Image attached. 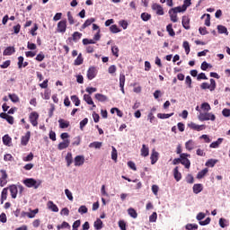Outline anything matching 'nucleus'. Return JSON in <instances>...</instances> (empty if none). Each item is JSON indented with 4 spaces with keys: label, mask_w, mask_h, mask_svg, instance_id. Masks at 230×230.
Wrapping results in <instances>:
<instances>
[{
    "label": "nucleus",
    "mask_w": 230,
    "mask_h": 230,
    "mask_svg": "<svg viewBox=\"0 0 230 230\" xmlns=\"http://www.w3.org/2000/svg\"><path fill=\"white\" fill-rule=\"evenodd\" d=\"M201 70L202 71H207L208 70V67H212L211 65H209V63L204 61L202 64H201Z\"/></svg>",
    "instance_id": "obj_61"
},
{
    "label": "nucleus",
    "mask_w": 230,
    "mask_h": 230,
    "mask_svg": "<svg viewBox=\"0 0 230 230\" xmlns=\"http://www.w3.org/2000/svg\"><path fill=\"white\" fill-rule=\"evenodd\" d=\"M74 163L75 166H82L85 163V158L84 155H77L75 157Z\"/></svg>",
    "instance_id": "obj_16"
},
{
    "label": "nucleus",
    "mask_w": 230,
    "mask_h": 230,
    "mask_svg": "<svg viewBox=\"0 0 230 230\" xmlns=\"http://www.w3.org/2000/svg\"><path fill=\"white\" fill-rule=\"evenodd\" d=\"M15 53V47H7L4 52V57H10V55H13Z\"/></svg>",
    "instance_id": "obj_19"
},
{
    "label": "nucleus",
    "mask_w": 230,
    "mask_h": 230,
    "mask_svg": "<svg viewBox=\"0 0 230 230\" xmlns=\"http://www.w3.org/2000/svg\"><path fill=\"white\" fill-rule=\"evenodd\" d=\"M181 24L185 30H190L191 26L190 25V16L183 15L181 20Z\"/></svg>",
    "instance_id": "obj_13"
},
{
    "label": "nucleus",
    "mask_w": 230,
    "mask_h": 230,
    "mask_svg": "<svg viewBox=\"0 0 230 230\" xmlns=\"http://www.w3.org/2000/svg\"><path fill=\"white\" fill-rule=\"evenodd\" d=\"M141 19L142 21H145V22H146V21H150V19H152V15L148 13H142Z\"/></svg>",
    "instance_id": "obj_46"
},
{
    "label": "nucleus",
    "mask_w": 230,
    "mask_h": 230,
    "mask_svg": "<svg viewBox=\"0 0 230 230\" xmlns=\"http://www.w3.org/2000/svg\"><path fill=\"white\" fill-rule=\"evenodd\" d=\"M110 31H111V33H119V31H121V30H119V28H118V25L113 24L110 27Z\"/></svg>",
    "instance_id": "obj_51"
},
{
    "label": "nucleus",
    "mask_w": 230,
    "mask_h": 230,
    "mask_svg": "<svg viewBox=\"0 0 230 230\" xmlns=\"http://www.w3.org/2000/svg\"><path fill=\"white\" fill-rule=\"evenodd\" d=\"M82 39V32L75 31L72 38H68V40H74V42H78Z\"/></svg>",
    "instance_id": "obj_20"
},
{
    "label": "nucleus",
    "mask_w": 230,
    "mask_h": 230,
    "mask_svg": "<svg viewBox=\"0 0 230 230\" xmlns=\"http://www.w3.org/2000/svg\"><path fill=\"white\" fill-rule=\"evenodd\" d=\"M219 226L224 229V227H227V220L226 218L219 219Z\"/></svg>",
    "instance_id": "obj_59"
},
{
    "label": "nucleus",
    "mask_w": 230,
    "mask_h": 230,
    "mask_svg": "<svg viewBox=\"0 0 230 230\" xmlns=\"http://www.w3.org/2000/svg\"><path fill=\"white\" fill-rule=\"evenodd\" d=\"M217 31H218V33L220 34L225 33V35H229V31H227V28L224 25H217Z\"/></svg>",
    "instance_id": "obj_39"
},
{
    "label": "nucleus",
    "mask_w": 230,
    "mask_h": 230,
    "mask_svg": "<svg viewBox=\"0 0 230 230\" xmlns=\"http://www.w3.org/2000/svg\"><path fill=\"white\" fill-rule=\"evenodd\" d=\"M206 20H205V26H211V14L208 13V14H203L201 16V19H204V17H206Z\"/></svg>",
    "instance_id": "obj_44"
},
{
    "label": "nucleus",
    "mask_w": 230,
    "mask_h": 230,
    "mask_svg": "<svg viewBox=\"0 0 230 230\" xmlns=\"http://www.w3.org/2000/svg\"><path fill=\"white\" fill-rule=\"evenodd\" d=\"M185 148L186 150H189V152H191L193 148H195V141L193 139H190L185 143Z\"/></svg>",
    "instance_id": "obj_23"
},
{
    "label": "nucleus",
    "mask_w": 230,
    "mask_h": 230,
    "mask_svg": "<svg viewBox=\"0 0 230 230\" xmlns=\"http://www.w3.org/2000/svg\"><path fill=\"white\" fill-rule=\"evenodd\" d=\"M169 15L172 22H177L179 21V18L177 17V13L174 10L171 9L169 11Z\"/></svg>",
    "instance_id": "obj_28"
},
{
    "label": "nucleus",
    "mask_w": 230,
    "mask_h": 230,
    "mask_svg": "<svg viewBox=\"0 0 230 230\" xmlns=\"http://www.w3.org/2000/svg\"><path fill=\"white\" fill-rule=\"evenodd\" d=\"M37 213H39V208H35L34 210H31V212H29V214H28V217L29 218H35V215H37Z\"/></svg>",
    "instance_id": "obj_57"
},
{
    "label": "nucleus",
    "mask_w": 230,
    "mask_h": 230,
    "mask_svg": "<svg viewBox=\"0 0 230 230\" xmlns=\"http://www.w3.org/2000/svg\"><path fill=\"white\" fill-rule=\"evenodd\" d=\"M47 206L49 209H50L54 213H58V207L55 203H53V201H49L47 203Z\"/></svg>",
    "instance_id": "obj_29"
},
{
    "label": "nucleus",
    "mask_w": 230,
    "mask_h": 230,
    "mask_svg": "<svg viewBox=\"0 0 230 230\" xmlns=\"http://www.w3.org/2000/svg\"><path fill=\"white\" fill-rule=\"evenodd\" d=\"M119 87L123 94H125V75L121 74L119 75Z\"/></svg>",
    "instance_id": "obj_27"
},
{
    "label": "nucleus",
    "mask_w": 230,
    "mask_h": 230,
    "mask_svg": "<svg viewBox=\"0 0 230 230\" xmlns=\"http://www.w3.org/2000/svg\"><path fill=\"white\" fill-rule=\"evenodd\" d=\"M188 127L191 128V130H197V132H200L201 130H206V125H199L194 122L189 123Z\"/></svg>",
    "instance_id": "obj_8"
},
{
    "label": "nucleus",
    "mask_w": 230,
    "mask_h": 230,
    "mask_svg": "<svg viewBox=\"0 0 230 230\" xmlns=\"http://www.w3.org/2000/svg\"><path fill=\"white\" fill-rule=\"evenodd\" d=\"M208 172H209V169L208 168L201 170L198 172L197 179H204V177H206V175L208 174Z\"/></svg>",
    "instance_id": "obj_36"
},
{
    "label": "nucleus",
    "mask_w": 230,
    "mask_h": 230,
    "mask_svg": "<svg viewBox=\"0 0 230 230\" xmlns=\"http://www.w3.org/2000/svg\"><path fill=\"white\" fill-rule=\"evenodd\" d=\"M166 31H168L171 37H175V31H173V25L172 23H169L166 26Z\"/></svg>",
    "instance_id": "obj_41"
},
{
    "label": "nucleus",
    "mask_w": 230,
    "mask_h": 230,
    "mask_svg": "<svg viewBox=\"0 0 230 230\" xmlns=\"http://www.w3.org/2000/svg\"><path fill=\"white\" fill-rule=\"evenodd\" d=\"M173 116V113H158L157 118L160 119H168V118H172Z\"/></svg>",
    "instance_id": "obj_43"
},
{
    "label": "nucleus",
    "mask_w": 230,
    "mask_h": 230,
    "mask_svg": "<svg viewBox=\"0 0 230 230\" xmlns=\"http://www.w3.org/2000/svg\"><path fill=\"white\" fill-rule=\"evenodd\" d=\"M111 52H112V55L114 57H116L117 58H118V57H119V49L118 48V46H112Z\"/></svg>",
    "instance_id": "obj_48"
},
{
    "label": "nucleus",
    "mask_w": 230,
    "mask_h": 230,
    "mask_svg": "<svg viewBox=\"0 0 230 230\" xmlns=\"http://www.w3.org/2000/svg\"><path fill=\"white\" fill-rule=\"evenodd\" d=\"M57 229H71V226L69 225V223L64 221L61 225L57 226Z\"/></svg>",
    "instance_id": "obj_42"
},
{
    "label": "nucleus",
    "mask_w": 230,
    "mask_h": 230,
    "mask_svg": "<svg viewBox=\"0 0 230 230\" xmlns=\"http://www.w3.org/2000/svg\"><path fill=\"white\" fill-rule=\"evenodd\" d=\"M23 184L27 187V188H34V190L39 189V186H40V184H42V181L40 180H35L33 178H27L25 180H23Z\"/></svg>",
    "instance_id": "obj_1"
},
{
    "label": "nucleus",
    "mask_w": 230,
    "mask_h": 230,
    "mask_svg": "<svg viewBox=\"0 0 230 230\" xmlns=\"http://www.w3.org/2000/svg\"><path fill=\"white\" fill-rule=\"evenodd\" d=\"M69 145H71V140L66 139V140H64L63 142H60V143L58 145V148L59 150H66V148H68V147H69Z\"/></svg>",
    "instance_id": "obj_17"
},
{
    "label": "nucleus",
    "mask_w": 230,
    "mask_h": 230,
    "mask_svg": "<svg viewBox=\"0 0 230 230\" xmlns=\"http://www.w3.org/2000/svg\"><path fill=\"white\" fill-rule=\"evenodd\" d=\"M83 44L87 46V44H96V41L94 40L84 39Z\"/></svg>",
    "instance_id": "obj_62"
},
{
    "label": "nucleus",
    "mask_w": 230,
    "mask_h": 230,
    "mask_svg": "<svg viewBox=\"0 0 230 230\" xmlns=\"http://www.w3.org/2000/svg\"><path fill=\"white\" fill-rule=\"evenodd\" d=\"M96 75H97L96 67L90 66L88 71H87L88 80H93V78H96Z\"/></svg>",
    "instance_id": "obj_11"
},
{
    "label": "nucleus",
    "mask_w": 230,
    "mask_h": 230,
    "mask_svg": "<svg viewBox=\"0 0 230 230\" xmlns=\"http://www.w3.org/2000/svg\"><path fill=\"white\" fill-rule=\"evenodd\" d=\"M82 222L80 220H76L74 222L72 226V230H78V227H80Z\"/></svg>",
    "instance_id": "obj_60"
},
{
    "label": "nucleus",
    "mask_w": 230,
    "mask_h": 230,
    "mask_svg": "<svg viewBox=\"0 0 230 230\" xmlns=\"http://www.w3.org/2000/svg\"><path fill=\"white\" fill-rule=\"evenodd\" d=\"M187 230L199 229V225L197 224H187L185 226Z\"/></svg>",
    "instance_id": "obj_52"
},
{
    "label": "nucleus",
    "mask_w": 230,
    "mask_h": 230,
    "mask_svg": "<svg viewBox=\"0 0 230 230\" xmlns=\"http://www.w3.org/2000/svg\"><path fill=\"white\" fill-rule=\"evenodd\" d=\"M128 214L129 217H131V218H137V212L132 208L128 209Z\"/></svg>",
    "instance_id": "obj_45"
},
{
    "label": "nucleus",
    "mask_w": 230,
    "mask_h": 230,
    "mask_svg": "<svg viewBox=\"0 0 230 230\" xmlns=\"http://www.w3.org/2000/svg\"><path fill=\"white\" fill-rule=\"evenodd\" d=\"M84 100L88 105H92L93 109H96V104H94V102L93 101V97H91L90 94L85 93L84 95Z\"/></svg>",
    "instance_id": "obj_18"
},
{
    "label": "nucleus",
    "mask_w": 230,
    "mask_h": 230,
    "mask_svg": "<svg viewBox=\"0 0 230 230\" xmlns=\"http://www.w3.org/2000/svg\"><path fill=\"white\" fill-rule=\"evenodd\" d=\"M71 101L75 103V107H80V99L76 95L71 96Z\"/></svg>",
    "instance_id": "obj_47"
},
{
    "label": "nucleus",
    "mask_w": 230,
    "mask_h": 230,
    "mask_svg": "<svg viewBox=\"0 0 230 230\" xmlns=\"http://www.w3.org/2000/svg\"><path fill=\"white\" fill-rule=\"evenodd\" d=\"M200 87L201 89H209V91L213 92L217 89V82L215 81V79L211 78L210 84H208V83H202Z\"/></svg>",
    "instance_id": "obj_5"
},
{
    "label": "nucleus",
    "mask_w": 230,
    "mask_h": 230,
    "mask_svg": "<svg viewBox=\"0 0 230 230\" xmlns=\"http://www.w3.org/2000/svg\"><path fill=\"white\" fill-rule=\"evenodd\" d=\"M28 61L24 62V58L22 56H20L18 58V67L19 69H22V67H27L28 66Z\"/></svg>",
    "instance_id": "obj_21"
},
{
    "label": "nucleus",
    "mask_w": 230,
    "mask_h": 230,
    "mask_svg": "<svg viewBox=\"0 0 230 230\" xmlns=\"http://www.w3.org/2000/svg\"><path fill=\"white\" fill-rule=\"evenodd\" d=\"M193 193H195L196 195H199V193H200V191H202V190H204V188L202 187L201 183H196L193 185Z\"/></svg>",
    "instance_id": "obj_25"
},
{
    "label": "nucleus",
    "mask_w": 230,
    "mask_h": 230,
    "mask_svg": "<svg viewBox=\"0 0 230 230\" xmlns=\"http://www.w3.org/2000/svg\"><path fill=\"white\" fill-rule=\"evenodd\" d=\"M95 100L98 102H109V97L107 95H103L102 93H96L94 95Z\"/></svg>",
    "instance_id": "obj_22"
},
{
    "label": "nucleus",
    "mask_w": 230,
    "mask_h": 230,
    "mask_svg": "<svg viewBox=\"0 0 230 230\" xmlns=\"http://www.w3.org/2000/svg\"><path fill=\"white\" fill-rule=\"evenodd\" d=\"M222 141H224V138H218L217 141L212 142L209 145L210 148H218L220 146V145H222Z\"/></svg>",
    "instance_id": "obj_35"
},
{
    "label": "nucleus",
    "mask_w": 230,
    "mask_h": 230,
    "mask_svg": "<svg viewBox=\"0 0 230 230\" xmlns=\"http://www.w3.org/2000/svg\"><path fill=\"white\" fill-rule=\"evenodd\" d=\"M180 157L181 159V164H183L185 168L190 169V167L191 166V162H190V159H188V157H191V155L186 153H182L180 155Z\"/></svg>",
    "instance_id": "obj_3"
},
{
    "label": "nucleus",
    "mask_w": 230,
    "mask_h": 230,
    "mask_svg": "<svg viewBox=\"0 0 230 230\" xmlns=\"http://www.w3.org/2000/svg\"><path fill=\"white\" fill-rule=\"evenodd\" d=\"M82 143V138L80 137H75L74 142L72 143L73 146H78Z\"/></svg>",
    "instance_id": "obj_54"
},
{
    "label": "nucleus",
    "mask_w": 230,
    "mask_h": 230,
    "mask_svg": "<svg viewBox=\"0 0 230 230\" xmlns=\"http://www.w3.org/2000/svg\"><path fill=\"white\" fill-rule=\"evenodd\" d=\"M67 19H68L69 24L71 25L75 24V17H73V14H71V12L67 13Z\"/></svg>",
    "instance_id": "obj_58"
},
{
    "label": "nucleus",
    "mask_w": 230,
    "mask_h": 230,
    "mask_svg": "<svg viewBox=\"0 0 230 230\" xmlns=\"http://www.w3.org/2000/svg\"><path fill=\"white\" fill-rule=\"evenodd\" d=\"M65 194L67 197L68 200L73 201V193L70 192L68 189L65 190Z\"/></svg>",
    "instance_id": "obj_63"
},
{
    "label": "nucleus",
    "mask_w": 230,
    "mask_h": 230,
    "mask_svg": "<svg viewBox=\"0 0 230 230\" xmlns=\"http://www.w3.org/2000/svg\"><path fill=\"white\" fill-rule=\"evenodd\" d=\"M89 146L90 148H102V142H93Z\"/></svg>",
    "instance_id": "obj_56"
},
{
    "label": "nucleus",
    "mask_w": 230,
    "mask_h": 230,
    "mask_svg": "<svg viewBox=\"0 0 230 230\" xmlns=\"http://www.w3.org/2000/svg\"><path fill=\"white\" fill-rule=\"evenodd\" d=\"M29 119L32 127H37L39 125V113L37 111L31 112Z\"/></svg>",
    "instance_id": "obj_6"
},
{
    "label": "nucleus",
    "mask_w": 230,
    "mask_h": 230,
    "mask_svg": "<svg viewBox=\"0 0 230 230\" xmlns=\"http://www.w3.org/2000/svg\"><path fill=\"white\" fill-rule=\"evenodd\" d=\"M2 141L5 146H10V143H12V137L9 135H4L2 138Z\"/></svg>",
    "instance_id": "obj_37"
},
{
    "label": "nucleus",
    "mask_w": 230,
    "mask_h": 230,
    "mask_svg": "<svg viewBox=\"0 0 230 230\" xmlns=\"http://www.w3.org/2000/svg\"><path fill=\"white\" fill-rule=\"evenodd\" d=\"M119 227L121 230H127V223H125L123 220L119 221Z\"/></svg>",
    "instance_id": "obj_64"
},
{
    "label": "nucleus",
    "mask_w": 230,
    "mask_h": 230,
    "mask_svg": "<svg viewBox=\"0 0 230 230\" xmlns=\"http://www.w3.org/2000/svg\"><path fill=\"white\" fill-rule=\"evenodd\" d=\"M58 123H59V128H68L69 127V121L64 119H58Z\"/></svg>",
    "instance_id": "obj_31"
},
{
    "label": "nucleus",
    "mask_w": 230,
    "mask_h": 230,
    "mask_svg": "<svg viewBox=\"0 0 230 230\" xmlns=\"http://www.w3.org/2000/svg\"><path fill=\"white\" fill-rule=\"evenodd\" d=\"M93 227L96 230H100L103 228V221L102 219L98 218L94 223H93Z\"/></svg>",
    "instance_id": "obj_33"
},
{
    "label": "nucleus",
    "mask_w": 230,
    "mask_h": 230,
    "mask_svg": "<svg viewBox=\"0 0 230 230\" xmlns=\"http://www.w3.org/2000/svg\"><path fill=\"white\" fill-rule=\"evenodd\" d=\"M65 161H66V166H71V164H73V154L67 153Z\"/></svg>",
    "instance_id": "obj_34"
},
{
    "label": "nucleus",
    "mask_w": 230,
    "mask_h": 230,
    "mask_svg": "<svg viewBox=\"0 0 230 230\" xmlns=\"http://www.w3.org/2000/svg\"><path fill=\"white\" fill-rule=\"evenodd\" d=\"M150 159H151V164H155L157 161H159V153L155 151V149L152 150Z\"/></svg>",
    "instance_id": "obj_15"
},
{
    "label": "nucleus",
    "mask_w": 230,
    "mask_h": 230,
    "mask_svg": "<svg viewBox=\"0 0 230 230\" xmlns=\"http://www.w3.org/2000/svg\"><path fill=\"white\" fill-rule=\"evenodd\" d=\"M84 64V57H82V53H80L75 60L74 61L75 66H82Z\"/></svg>",
    "instance_id": "obj_38"
},
{
    "label": "nucleus",
    "mask_w": 230,
    "mask_h": 230,
    "mask_svg": "<svg viewBox=\"0 0 230 230\" xmlns=\"http://www.w3.org/2000/svg\"><path fill=\"white\" fill-rule=\"evenodd\" d=\"M183 48L185 49L186 55H190V42L183 41Z\"/></svg>",
    "instance_id": "obj_55"
},
{
    "label": "nucleus",
    "mask_w": 230,
    "mask_h": 230,
    "mask_svg": "<svg viewBox=\"0 0 230 230\" xmlns=\"http://www.w3.org/2000/svg\"><path fill=\"white\" fill-rule=\"evenodd\" d=\"M201 109L202 111H206L207 112H208V111H211V106L208 102H203L201 104Z\"/></svg>",
    "instance_id": "obj_53"
},
{
    "label": "nucleus",
    "mask_w": 230,
    "mask_h": 230,
    "mask_svg": "<svg viewBox=\"0 0 230 230\" xmlns=\"http://www.w3.org/2000/svg\"><path fill=\"white\" fill-rule=\"evenodd\" d=\"M0 173V186L1 188H4L8 184V172H6V170L1 169Z\"/></svg>",
    "instance_id": "obj_4"
},
{
    "label": "nucleus",
    "mask_w": 230,
    "mask_h": 230,
    "mask_svg": "<svg viewBox=\"0 0 230 230\" xmlns=\"http://www.w3.org/2000/svg\"><path fill=\"white\" fill-rule=\"evenodd\" d=\"M111 159L113 161H118V150H116V147L112 146V151H111Z\"/></svg>",
    "instance_id": "obj_50"
},
{
    "label": "nucleus",
    "mask_w": 230,
    "mask_h": 230,
    "mask_svg": "<svg viewBox=\"0 0 230 230\" xmlns=\"http://www.w3.org/2000/svg\"><path fill=\"white\" fill-rule=\"evenodd\" d=\"M66 30H67V21L62 20L58 23L57 31L58 33H66Z\"/></svg>",
    "instance_id": "obj_7"
},
{
    "label": "nucleus",
    "mask_w": 230,
    "mask_h": 230,
    "mask_svg": "<svg viewBox=\"0 0 230 230\" xmlns=\"http://www.w3.org/2000/svg\"><path fill=\"white\" fill-rule=\"evenodd\" d=\"M30 137H31V132L27 131L25 136L22 137L21 145H22V146H26V145L30 143Z\"/></svg>",
    "instance_id": "obj_12"
},
{
    "label": "nucleus",
    "mask_w": 230,
    "mask_h": 230,
    "mask_svg": "<svg viewBox=\"0 0 230 230\" xmlns=\"http://www.w3.org/2000/svg\"><path fill=\"white\" fill-rule=\"evenodd\" d=\"M152 9L156 12L157 15H164V10L163 9V6L159 4H153Z\"/></svg>",
    "instance_id": "obj_14"
},
{
    "label": "nucleus",
    "mask_w": 230,
    "mask_h": 230,
    "mask_svg": "<svg viewBox=\"0 0 230 230\" xmlns=\"http://www.w3.org/2000/svg\"><path fill=\"white\" fill-rule=\"evenodd\" d=\"M9 98L13 103H17L19 102V96L15 93H9Z\"/></svg>",
    "instance_id": "obj_49"
},
{
    "label": "nucleus",
    "mask_w": 230,
    "mask_h": 230,
    "mask_svg": "<svg viewBox=\"0 0 230 230\" xmlns=\"http://www.w3.org/2000/svg\"><path fill=\"white\" fill-rule=\"evenodd\" d=\"M217 163H218V160H217V159H208L206 162L205 166H208L209 168H213L215 166V164H217Z\"/></svg>",
    "instance_id": "obj_40"
},
{
    "label": "nucleus",
    "mask_w": 230,
    "mask_h": 230,
    "mask_svg": "<svg viewBox=\"0 0 230 230\" xmlns=\"http://www.w3.org/2000/svg\"><path fill=\"white\" fill-rule=\"evenodd\" d=\"M142 157H148L150 154V149L146 146V145H142V148L140 150Z\"/></svg>",
    "instance_id": "obj_26"
},
{
    "label": "nucleus",
    "mask_w": 230,
    "mask_h": 230,
    "mask_svg": "<svg viewBox=\"0 0 230 230\" xmlns=\"http://www.w3.org/2000/svg\"><path fill=\"white\" fill-rule=\"evenodd\" d=\"M173 177L177 182L182 179V174L179 172V167H175L173 170Z\"/></svg>",
    "instance_id": "obj_24"
},
{
    "label": "nucleus",
    "mask_w": 230,
    "mask_h": 230,
    "mask_svg": "<svg viewBox=\"0 0 230 230\" xmlns=\"http://www.w3.org/2000/svg\"><path fill=\"white\" fill-rule=\"evenodd\" d=\"M6 199H8V188H4L1 193V204H3Z\"/></svg>",
    "instance_id": "obj_32"
},
{
    "label": "nucleus",
    "mask_w": 230,
    "mask_h": 230,
    "mask_svg": "<svg viewBox=\"0 0 230 230\" xmlns=\"http://www.w3.org/2000/svg\"><path fill=\"white\" fill-rule=\"evenodd\" d=\"M96 19L94 18H89L87 19L84 23L82 25V30H85V28H88V26H91V24H93V22H95Z\"/></svg>",
    "instance_id": "obj_30"
},
{
    "label": "nucleus",
    "mask_w": 230,
    "mask_h": 230,
    "mask_svg": "<svg viewBox=\"0 0 230 230\" xmlns=\"http://www.w3.org/2000/svg\"><path fill=\"white\" fill-rule=\"evenodd\" d=\"M0 118H2V119H5L7 121V123H9V125H13V123H14L13 117L8 115V113H6V112L0 113Z\"/></svg>",
    "instance_id": "obj_10"
},
{
    "label": "nucleus",
    "mask_w": 230,
    "mask_h": 230,
    "mask_svg": "<svg viewBox=\"0 0 230 230\" xmlns=\"http://www.w3.org/2000/svg\"><path fill=\"white\" fill-rule=\"evenodd\" d=\"M7 188L10 190L12 199H17V193H19V189L17 188V185L12 184Z\"/></svg>",
    "instance_id": "obj_9"
},
{
    "label": "nucleus",
    "mask_w": 230,
    "mask_h": 230,
    "mask_svg": "<svg viewBox=\"0 0 230 230\" xmlns=\"http://www.w3.org/2000/svg\"><path fill=\"white\" fill-rule=\"evenodd\" d=\"M199 121H215L217 117L213 113L206 112V113H199Z\"/></svg>",
    "instance_id": "obj_2"
}]
</instances>
